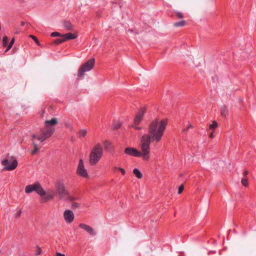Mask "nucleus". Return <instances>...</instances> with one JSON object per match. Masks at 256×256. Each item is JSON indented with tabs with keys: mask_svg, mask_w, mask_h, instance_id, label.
Returning a JSON list of instances; mask_svg holds the SVG:
<instances>
[{
	"mask_svg": "<svg viewBox=\"0 0 256 256\" xmlns=\"http://www.w3.org/2000/svg\"><path fill=\"white\" fill-rule=\"evenodd\" d=\"M166 126V121L162 120L160 122L155 120L151 122L149 126V134H144L141 139V149L142 153L136 148L127 147L124 150L125 154L136 157L143 156L144 160L149 158L150 142H159L162 136Z\"/></svg>",
	"mask_w": 256,
	"mask_h": 256,
	"instance_id": "1",
	"label": "nucleus"
},
{
	"mask_svg": "<svg viewBox=\"0 0 256 256\" xmlns=\"http://www.w3.org/2000/svg\"><path fill=\"white\" fill-rule=\"evenodd\" d=\"M58 120L54 118L50 120H46L45 121V126L40 129V134H33L32 136V140H34L37 139L41 143H43L46 140L50 138L54 134L55 128L54 126L58 124Z\"/></svg>",
	"mask_w": 256,
	"mask_h": 256,
	"instance_id": "2",
	"label": "nucleus"
},
{
	"mask_svg": "<svg viewBox=\"0 0 256 256\" xmlns=\"http://www.w3.org/2000/svg\"><path fill=\"white\" fill-rule=\"evenodd\" d=\"M103 154V149L99 143L96 144L90 154L89 162L90 166L96 165L100 160Z\"/></svg>",
	"mask_w": 256,
	"mask_h": 256,
	"instance_id": "3",
	"label": "nucleus"
},
{
	"mask_svg": "<svg viewBox=\"0 0 256 256\" xmlns=\"http://www.w3.org/2000/svg\"><path fill=\"white\" fill-rule=\"evenodd\" d=\"M56 192L58 194V198L60 200H66L69 196L70 192L66 188L63 182L58 181L55 184Z\"/></svg>",
	"mask_w": 256,
	"mask_h": 256,
	"instance_id": "4",
	"label": "nucleus"
},
{
	"mask_svg": "<svg viewBox=\"0 0 256 256\" xmlns=\"http://www.w3.org/2000/svg\"><path fill=\"white\" fill-rule=\"evenodd\" d=\"M94 58H91L82 64L78 70V76L81 78L84 76L85 72L90 70L94 66Z\"/></svg>",
	"mask_w": 256,
	"mask_h": 256,
	"instance_id": "5",
	"label": "nucleus"
},
{
	"mask_svg": "<svg viewBox=\"0 0 256 256\" xmlns=\"http://www.w3.org/2000/svg\"><path fill=\"white\" fill-rule=\"evenodd\" d=\"M32 192H36L40 196H44L46 194V192L41 185L38 182H35L33 184H29L26 186L25 192L26 194H30Z\"/></svg>",
	"mask_w": 256,
	"mask_h": 256,
	"instance_id": "6",
	"label": "nucleus"
},
{
	"mask_svg": "<svg viewBox=\"0 0 256 256\" xmlns=\"http://www.w3.org/2000/svg\"><path fill=\"white\" fill-rule=\"evenodd\" d=\"M10 158L11 160L4 159L2 161V165L4 166V170L10 171L17 167V160L14 157H11Z\"/></svg>",
	"mask_w": 256,
	"mask_h": 256,
	"instance_id": "7",
	"label": "nucleus"
},
{
	"mask_svg": "<svg viewBox=\"0 0 256 256\" xmlns=\"http://www.w3.org/2000/svg\"><path fill=\"white\" fill-rule=\"evenodd\" d=\"M77 174L83 178H88V174L86 172V169L84 168V161L82 159L79 160L78 166L76 170Z\"/></svg>",
	"mask_w": 256,
	"mask_h": 256,
	"instance_id": "8",
	"label": "nucleus"
},
{
	"mask_svg": "<svg viewBox=\"0 0 256 256\" xmlns=\"http://www.w3.org/2000/svg\"><path fill=\"white\" fill-rule=\"evenodd\" d=\"M64 218L67 223L70 224L74 221V216L72 210H66L64 212Z\"/></svg>",
	"mask_w": 256,
	"mask_h": 256,
	"instance_id": "9",
	"label": "nucleus"
},
{
	"mask_svg": "<svg viewBox=\"0 0 256 256\" xmlns=\"http://www.w3.org/2000/svg\"><path fill=\"white\" fill-rule=\"evenodd\" d=\"M145 112V108H140L138 112L136 114L134 118V124L135 125L138 124L140 123L143 118Z\"/></svg>",
	"mask_w": 256,
	"mask_h": 256,
	"instance_id": "10",
	"label": "nucleus"
},
{
	"mask_svg": "<svg viewBox=\"0 0 256 256\" xmlns=\"http://www.w3.org/2000/svg\"><path fill=\"white\" fill-rule=\"evenodd\" d=\"M79 227L88 232V233L92 236L96 235V232L94 230L92 227L86 224L81 223L79 224Z\"/></svg>",
	"mask_w": 256,
	"mask_h": 256,
	"instance_id": "11",
	"label": "nucleus"
},
{
	"mask_svg": "<svg viewBox=\"0 0 256 256\" xmlns=\"http://www.w3.org/2000/svg\"><path fill=\"white\" fill-rule=\"evenodd\" d=\"M55 196L54 192H50V193H48L46 194L44 196H42V198L44 200H42L43 202H45L47 201L50 200L54 198Z\"/></svg>",
	"mask_w": 256,
	"mask_h": 256,
	"instance_id": "12",
	"label": "nucleus"
},
{
	"mask_svg": "<svg viewBox=\"0 0 256 256\" xmlns=\"http://www.w3.org/2000/svg\"><path fill=\"white\" fill-rule=\"evenodd\" d=\"M62 37H64V41L70 40H74L76 38L77 36L75 34L72 33H68L62 35Z\"/></svg>",
	"mask_w": 256,
	"mask_h": 256,
	"instance_id": "13",
	"label": "nucleus"
},
{
	"mask_svg": "<svg viewBox=\"0 0 256 256\" xmlns=\"http://www.w3.org/2000/svg\"><path fill=\"white\" fill-rule=\"evenodd\" d=\"M32 145L34 146V150H32L31 154L32 155H35L38 150L41 148L42 146H38L36 142H33Z\"/></svg>",
	"mask_w": 256,
	"mask_h": 256,
	"instance_id": "14",
	"label": "nucleus"
},
{
	"mask_svg": "<svg viewBox=\"0 0 256 256\" xmlns=\"http://www.w3.org/2000/svg\"><path fill=\"white\" fill-rule=\"evenodd\" d=\"M64 26L68 30H71L73 28V26L70 21H64Z\"/></svg>",
	"mask_w": 256,
	"mask_h": 256,
	"instance_id": "15",
	"label": "nucleus"
},
{
	"mask_svg": "<svg viewBox=\"0 0 256 256\" xmlns=\"http://www.w3.org/2000/svg\"><path fill=\"white\" fill-rule=\"evenodd\" d=\"M133 173L135 175V176L138 178H141L142 176V173L137 168H134L133 170Z\"/></svg>",
	"mask_w": 256,
	"mask_h": 256,
	"instance_id": "16",
	"label": "nucleus"
},
{
	"mask_svg": "<svg viewBox=\"0 0 256 256\" xmlns=\"http://www.w3.org/2000/svg\"><path fill=\"white\" fill-rule=\"evenodd\" d=\"M87 134V131L86 130L82 129L80 130L79 132L78 133V136L80 138H84L86 136Z\"/></svg>",
	"mask_w": 256,
	"mask_h": 256,
	"instance_id": "17",
	"label": "nucleus"
},
{
	"mask_svg": "<svg viewBox=\"0 0 256 256\" xmlns=\"http://www.w3.org/2000/svg\"><path fill=\"white\" fill-rule=\"evenodd\" d=\"M104 148L106 150L110 151V152L111 151V150L112 148V144L110 142H109L107 140H106L104 142Z\"/></svg>",
	"mask_w": 256,
	"mask_h": 256,
	"instance_id": "18",
	"label": "nucleus"
},
{
	"mask_svg": "<svg viewBox=\"0 0 256 256\" xmlns=\"http://www.w3.org/2000/svg\"><path fill=\"white\" fill-rule=\"evenodd\" d=\"M220 114L222 116H226L228 114V110L225 106H223L220 110Z\"/></svg>",
	"mask_w": 256,
	"mask_h": 256,
	"instance_id": "19",
	"label": "nucleus"
},
{
	"mask_svg": "<svg viewBox=\"0 0 256 256\" xmlns=\"http://www.w3.org/2000/svg\"><path fill=\"white\" fill-rule=\"evenodd\" d=\"M65 42L64 37H60V38H58L55 39L54 41V43L56 44H59L63 42Z\"/></svg>",
	"mask_w": 256,
	"mask_h": 256,
	"instance_id": "20",
	"label": "nucleus"
},
{
	"mask_svg": "<svg viewBox=\"0 0 256 256\" xmlns=\"http://www.w3.org/2000/svg\"><path fill=\"white\" fill-rule=\"evenodd\" d=\"M80 207H81V204L79 203L76 202H73L71 205V208L72 210L80 208Z\"/></svg>",
	"mask_w": 256,
	"mask_h": 256,
	"instance_id": "21",
	"label": "nucleus"
},
{
	"mask_svg": "<svg viewBox=\"0 0 256 256\" xmlns=\"http://www.w3.org/2000/svg\"><path fill=\"white\" fill-rule=\"evenodd\" d=\"M186 22L184 20H181L180 22H176L174 24L176 27H180L184 26Z\"/></svg>",
	"mask_w": 256,
	"mask_h": 256,
	"instance_id": "22",
	"label": "nucleus"
},
{
	"mask_svg": "<svg viewBox=\"0 0 256 256\" xmlns=\"http://www.w3.org/2000/svg\"><path fill=\"white\" fill-rule=\"evenodd\" d=\"M78 199H79V198L78 197H75V196H70V193L68 196L67 197L66 200L74 202L75 200H77Z\"/></svg>",
	"mask_w": 256,
	"mask_h": 256,
	"instance_id": "23",
	"label": "nucleus"
},
{
	"mask_svg": "<svg viewBox=\"0 0 256 256\" xmlns=\"http://www.w3.org/2000/svg\"><path fill=\"white\" fill-rule=\"evenodd\" d=\"M122 126V124L120 122H113V130L120 128Z\"/></svg>",
	"mask_w": 256,
	"mask_h": 256,
	"instance_id": "24",
	"label": "nucleus"
},
{
	"mask_svg": "<svg viewBox=\"0 0 256 256\" xmlns=\"http://www.w3.org/2000/svg\"><path fill=\"white\" fill-rule=\"evenodd\" d=\"M218 126V123L216 121H214L212 124L209 125L210 130H214Z\"/></svg>",
	"mask_w": 256,
	"mask_h": 256,
	"instance_id": "25",
	"label": "nucleus"
},
{
	"mask_svg": "<svg viewBox=\"0 0 256 256\" xmlns=\"http://www.w3.org/2000/svg\"><path fill=\"white\" fill-rule=\"evenodd\" d=\"M50 36L52 37H57V36L62 37V34H61L60 32H52Z\"/></svg>",
	"mask_w": 256,
	"mask_h": 256,
	"instance_id": "26",
	"label": "nucleus"
},
{
	"mask_svg": "<svg viewBox=\"0 0 256 256\" xmlns=\"http://www.w3.org/2000/svg\"><path fill=\"white\" fill-rule=\"evenodd\" d=\"M8 36H5L4 37L2 40V44L4 46H7L8 43Z\"/></svg>",
	"mask_w": 256,
	"mask_h": 256,
	"instance_id": "27",
	"label": "nucleus"
},
{
	"mask_svg": "<svg viewBox=\"0 0 256 256\" xmlns=\"http://www.w3.org/2000/svg\"><path fill=\"white\" fill-rule=\"evenodd\" d=\"M118 170L122 174L124 175L125 174H126V170L122 168H116V167H113V170Z\"/></svg>",
	"mask_w": 256,
	"mask_h": 256,
	"instance_id": "28",
	"label": "nucleus"
},
{
	"mask_svg": "<svg viewBox=\"0 0 256 256\" xmlns=\"http://www.w3.org/2000/svg\"><path fill=\"white\" fill-rule=\"evenodd\" d=\"M184 189V186L183 184L180 185L178 188V194H180Z\"/></svg>",
	"mask_w": 256,
	"mask_h": 256,
	"instance_id": "29",
	"label": "nucleus"
},
{
	"mask_svg": "<svg viewBox=\"0 0 256 256\" xmlns=\"http://www.w3.org/2000/svg\"><path fill=\"white\" fill-rule=\"evenodd\" d=\"M241 182L242 184L245 186H246L248 185V180L246 178H243L241 180Z\"/></svg>",
	"mask_w": 256,
	"mask_h": 256,
	"instance_id": "30",
	"label": "nucleus"
},
{
	"mask_svg": "<svg viewBox=\"0 0 256 256\" xmlns=\"http://www.w3.org/2000/svg\"><path fill=\"white\" fill-rule=\"evenodd\" d=\"M30 38H31L38 44H39V41L38 39L34 35H30Z\"/></svg>",
	"mask_w": 256,
	"mask_h": 256,
	"instance_id": "31",
	"label": "nucleus"
},
{
	"mask_svg": "<svg viewBox=\"0 0 256 256\" xmlns=\"http://www.w3.org/2000/svg\"><path fill=\"white\" fill-rule=\"evenodd\" d=\"M36 248H37V250H36V255L38 256V255L42 253V250L38 246H36Z\"/></svg>",
	"mask_w": 256,
	"mask_h": 256,
	"instance_id": "32",
	"label": "nucleus"
},
{
	"mask_svg": "<svg viewBox=\"0 0 256 256\" xmlns=\"http://www.w3.org/2000/svg\"><path fill=\"white\" fill-rule=\"evenodd\" d=\"M176 16L178 18H183V14L179 12H176Z\"/></svg>",
	"mask_w": 256,
	"mask_h": 256,
	"instance_id": "33",
	"label": "nucleus"
},
{
	"mask_svg": "<svg viewBox=\"0 0 256 256\" xmlns=\"http://www.w3.org/2000/svg\"><path fill=\"white\" fill-rule=\"evenodd\" d=\"M13 45H12V44H8L6 50V52H8V50H10L12 47V46Z\"/></svg>",
	"mask_w": 256,
	"mask_h": 256,
	"instance_id": "34",
	"label": "nucleus"
},
{
	"mask_svg": "<svg viewBox=\"0 0 256 256\" xmlns=\"http://www.w3.org/2000/svg\"><path fill=\"white\" fill-rule=\"evenodd\" d=\"M192 125L190 124H189L188 126L186 128L184 129V131L186 132L188 130V129H189L190 128H192Z\"/></svg>",
	"mask_w": 256,
	"mask_h": 256,
	"instance_id": "35",
	"label": "nucleus"
},
{
	"mask_svg": "<svg viewBox=\"0 0 256 256\" xmlns=\"http://www.w3.org/2000/svg\"><path fill=\"white\" fill-rule=\"evenodd\" d=\"M132 126L136 130H139L141 129V127H140V126H134V125H133Z\"/></svg>",
	"mask_w": 256,
	"mask_h": 256,
	"instance_id": "36",
	"label": "nucleus"
},
{
	"mask_svg": "<svg viewBox=\"0 0 256 256\" xmlns=\"http://www.w3.org/2000/svg\"><path fill=\"white\" fill-rule=\"evenodd\" d=\"M14 38H13L11 40H10V44H12V45H13V44H14Z\"/></svg>",
	"mask_w": 256,
	"mask_h": 256,
	"instance_id": "37",
	"label": "nucleus"
},
{
	"mask_svg": "<svg viewBox=\"0 0 256 256\" xmlns=\"http://www.w3.org/2000/svg\"><path fill=\"white\" fill-rule=\"evenodd\" d=\"M248 174V172L246 170H244V172H243V175L244 176H246L247 174Z\"/></svg>",
	"mask_w": 256,
	"mask_h": 256,
	"instance_id": "38",
	"label": "nucleus"
},
{
	"mask_svg": "<svg viewBox=\"0 0 256 256\" xmlns=\"http://www.w3.org/2000/svg\"><path fill=\"white\" fill-rule=\"evenodd\" d=\"M21 213H22V211H21V210H18V211L17 212V213H16V216H20V215Z\"/></svg>",
	"mask_w": 256,
	"mask_h": 256,
	"instance_id": "39",
	"label": "nucleus"
},
{
	"mask_svg": "<svg viewBox=\"0 0 256 256\" xmlns=\"http://www.w3.org/2000/svg\"><path fill=\"white\" fill-rule=\"evenodd\" d=\"M56 256H65V255L64 254H62L61 253L58 252V253H56Z\"/></svg>",
	"mask_w": 256,
	"mask_h": 256,
	"instance_id": "40",
	"label": "nucleus"
},
{
	"mask_svg": "<svg viewBox=\"0 0 256 256\" xmlns=\"http://www.w3.org/2000/svg\"><path fill=\"white\" fill-rule=\"evenodd\" d=\"M214 136L213 132H210V137L211 138H213Z\"/></svg>",
	"mask_w": 256,
	"mask_h": 256,
	"instance_id": "41",
	"label": "nucleus"
},
{
	"mask_svg": "<svg viewBox=\"0 0 256 256\" xmlns=\"http://www.w3.org/2000/svg\"><path fill=\"white\" fill-rule=\"evenodd\" d=\"M24 24H25V22H21V24H20L21 26H24Z\"/></svg>",
	"mask_w": 256,
	"mask_h": 256,
	"instance_id": "42",
	"label": "nucleus"
},
{
	"mask_svg": "<svg viewBox=\"0 0 256 256\" xmlns=\"http://www.w3.org/2000/svg\"><path fill=\"white\" fill-rule=\"evenodd\" d=\"M66 126H68V127H69V128H72V126H71L70 124H66Z\"/></svg>",
	"mask_w": 256,
	"mask_h": 256,
	"instance_id": "43",
	"label": "nucleus"
},
{
	"mask_svg": "<svg viewBox=\"0 0 256 256\" xmlns=\"http://www.w3.org/2000/svg\"><path fill=\"white\" fill-rule=\"evenodd\" d=\"M14 33L16 34H18L19 33V32L16 31Z\"/></svg>",
	"mask_w": 256,
	"mask_h": 256,
	"instance_id": "44",
	"label": "nucleus"
}]
</instances>
